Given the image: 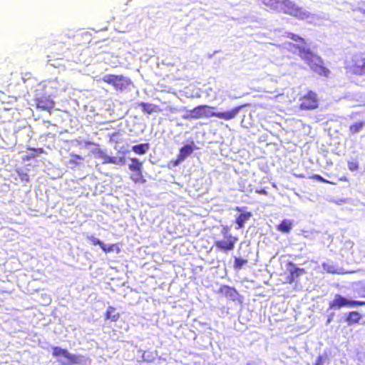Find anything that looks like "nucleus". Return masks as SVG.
<instances>
[{
	"mask_svg": "<svg viewBox=\"0 0 365 365\" xmlns=\"http://www.w3.org/2000/svg\"><path fill=\"white\" fill-rule=\"evenodd\" d=\"M128 168L131 171L130 175V180L135 184H143L146 180L143 174V162L140 161L137 158H130V163Z\"/></svg>",
	"mask_w": 365,
	"mask_h": 365,
	"instance_id": "obj_4",
	"label": "nucleus"
},
{
	"mask_svg": "<svg viewBox=\"0 0 365 365\" xmlns=\"http://www.w3.org/2000/svg\"><path fill=\"white\" fill-rule=\"evenodd\" d=\"M344 69L347 74L365 76V52L355 53L346 59Z\"/></svg>",
	"mask_w": 365,
	"mask_h": 365,
	"instance_id": "obj_1",
	"label": "nucleus"
},
{
	"mask_svg": "<svg viewBox=\"0 0 365 365\" xmlns=\"http://www.w3.org/2000/svg\"><path fill=\"white\" fill-rule=\"evenodd\" d=\"M98 153H101V154H103V152L101 150H98Z\"/></svg>",
	"mask_w": 365,
	"mask_h": 365,
	"instance_id": "obj_44",
	"label": "nucleus"
},
{
	"mask_svg": "<svg viewBox=\"0 0 365 365\" xmlns=\"http://www.w3.org/2000/svg\"><path fill=\"white\" fill-rule=\"evenodd\" d=\"M101 249L106 253L111 252L113 251H115L116 253H119L120 252V247L116 244L106 245L103 243V245L101 246Z\"/></svg>",
	"mask_w": 365,
	"mask_h": 365,
	"instance_id": "obj_27",
	"label": "nucleus"
},
{
	"mask_svg": "<svg viewBox=\"0 0 365 365\" xmlns=\"http://www.w3.org/2000/svg\"><path fill=\"white\" fill-rule=\"evenodd\" d=\"M149 148L150 146L148 143H141L133 145L132 147V150L138 155H144L148 152Z\"/></svg>",
	"mask_w": 365,
	"mask_h": 365,
	"instance_id": "obj_22",
	"label": "nucleus"
},
{
	"mask_svg": "<svg viewBox=\"0 0 365 365\" xmlns=\"http://www.w3.org/2000/svg\"><path fill=\"white\" fill-rule=\"evenodd\" d=\"M282 0H262L263 4L268 10L279 12Z\"/></svg>",
	"mask_w": 365,
	"mask_h": 365,
	"instance_id": "obj_19",
	"label": "nucleus"
},
{
	"mask_svg": "<svg viewBox=\"0 0 365 365\" xmlns=\"http://www.w3.org/2000/svg\"><path fill=\"white\" fill-rule=\"evenodd\" d=\"M251 216H252V213L250 212H246L240 214L235 220V222L237 225V228L240 229V228L243 227L245 222L247 221L250 218Z\"/></svg>",
	"mask_w": 365,
	"mask_h": 365,
	"instance_id": "obj_21",
	"label": "nucleus"
},
{
	"mask_svg": "<svg viewBox=\"0 0 365 365\" xmlns=\"http://www.w3.org/2000/svg\"><path fill=\"white\" fill-rule=\"evenodd\" d=\"M289 264L292 267V269H289L290 275L288 277V282L292 283L296 278L304 274L305 270L303 268L296 267L292 262H289Z\"/></svg>",
	"mask_w": 365,
	"mask_h": 365,
	"instance_id": "obj_17",
	"label": "nucleus"
},
{
	"mask_svg": "<svg viewBox=\"0 0 365 365\" xmlns=\"http://www.w3.org/2000/svg\"><path fill=\"white\" fill-rule=\"evenodd\" d=\"M340 180H342V181H346V177H341L340 178Z\"/></svg>",
	"mask_w": 365,
	"mask_h": 365,
	"instance_id": "obj_43",
	"label": "nucleus"
},
{
	"mask_svg": "<svg viewBox=\"0 0 365 365\" xmlns=\"http://www.w3.org/2000/svg\"><path fill=\"white\" fill-rule=\"evenodd\" d=\"M236 211L237 212H241L242 211V208L240 207H236L235 209Z\"/></svg>",
	"mask_w": 365,
	"mask_h": 365,
	"instance_id": "obj_41",
	"label": "nucleus"
},
{
	"mask_svg": "<svg viewBox=\"0 0 365 365\" xmlns=\"http://www.w3.org/2000/svg\"><path fill=\"white\" fill-rule=\"evenodd\" d=\"M89 240L91 242L93 245H98L101 248V246L103 245V242H101L99 239L94 237L93 236L89 237Z\"/></svg>",
	"mask_w": 365,
	"mask_h": 365,
	"instance_id": "obj_34",
	"label": "nucleus"
},
{
	"mask_svg": "<svg viewBox=\"0 0 365 365\" xmlns=\"http://www.w3.org/2000/svg\"><path fill=\"white\" fill-rule=\"evenodd\" d=\"M312 179H314V180H317L318 181H320V182H325V183H328V184H331V185H334L335 182H332V181H330V180H328L325 178H324L322 176H321L319 174H314L313 175L312 177H311Z\"/></svg>",
	"mask_w": 365,
	"mask_h": 365,
	"instance_id": "obj_31",
	"label": "nucleus"
},
{
	"mask_svg": "<svg viewBox=\"0 0 365 365\" xmlns=\"http://www.w3.org/2000/svg\"><path fill=\"white\" fill-rule=\"evenodd\" d=\"M125 163V158L120 157L117 158L116 157L113 156H104V160L103 161V164L106 163H112V164H123Z\"/></svg>",
	"mask_w": 365,
	"mask_h": 365,
	"instance_id": "obj_25",
	"label": "nucleus"
},
{
	"mask_svg": "<svg viewBox=\"0 0 365 365\" xmlns=\"http://www.w3.org/2000/svg\"><path fill=\"white\" fill-rule=\"evenodd\" d=\"M361 319L362 316L360 313L356 311H351L346 314L345 321L349 326H351L359 324Z\"/></svg>",
	"mask_w": 365,
	"mask_h": 365,
	"instance_id": "obj_16",
	"label": "nucleus"
},
{
	"mask_svg": "<svg viewBox=\"0 0 365 365\" xmlns=\"http://www.w3.org/2000/svg\"><path fill=\"white\" fill-rule=\"evenodd\" d=\"M279 12H282L299 19H303L307 16L303 9L297 6L289 0H282Z\"/></svg>",
	"mask_w": 365,
	"mask_h": 365,
	"instance_id": "obj_6",
	"label": "nucleus"
},
{
	"mask_svg": "<svg viewBox=\"0 0 365 365\" xmlns=\"http://www.w3.org/2000/svg\"><path fill=\"white\" fill-rule=\"evenodd\" d=\"M319 106V98L318 94L312 90L307 91L299 98L298 108L301 110H313L317 109Z\"/></svg>",
	"mask_w": 365,
	"mask_h": 365,
	"instance_id": "obj_2",
	"label": "nucleus"
},
{
	"mask_svg": "<svg viewBox=\"0 0 365 365\" xmlns=\"http://www.w3.org/2000/svg\"><path fill=\"white\" fill-rule=\"evenodd\" d=\"M38 152L40 153H42L43 152V149L40 148H38L37 149Z\"/></svg>",
	"mask_w": 365,
	"mask_h": 365,
	"instance_id": "obj_42",
	"label": "nucleus"
},
{
	"mask_svg": "<svg viewBox=\"0 0 365 365\" xmlns=\"http://www.w3.org/2000/svg\"><path fill=\"white\" fill-rule=\"evenodd\" d=\"M317 58L318 60V63L313 62L312 64H310V68L313 71L318 73L319 76L327 78L329 77L331 73L329 69L324 65L323 61L320 57H317Z\"/></svg>",
	"mask_w": 365,
	"mask_h": 365,
	"instance_id": "obj_9",
	"label": "nucleus"
},
{
	"mask_svg": "<svg viewBox=\"0 0 365 365\" xmlns=\"http://www.w3.org/2000/svg\"><path fill=\"white\" fill-rule=\"evenodd\" d=\"M361 296L365 297V285L362 287V294Z\"/></svg>",
	"mask_w": 365,
	"mask_h": 365,
	"instance_id": "obj_40",
	"label": "nucleus"
},
{
	"mask_svg": "<svg viewBox=\"0 0 365 365\" xmlns=\"http://www.w3.org/2000/svg\"><path fill=\"white\" fill-rule=\"evenodd\" d=\"M247 259H242L240 257H235L234 267L236 269H240L244 265L247 264Z\"/></svg>",
	"mask_w": 365,
	"mask_h": 365,
	"instance_id": "obj_29",
	"label": "nucleus"
},
{
	"mask_svg": "<svg viewBox=\"0 0 365 365\" xmlns=\"http://www.w3.org/2000/svg\"><path fill=\"white\" fill-rule=\"evenodd\" d=\"M364 305L365 301L349 300L338 294H336L334 299L329 303V307L331 309H340L344 307H354Z\"/></svg>",
	"mask_w": 365,
	"mask_h": 365,
	"instance_id": "obj_7",
	"label": "nucleus"
},
{
	"mask_svg": "<svg viewBox=\"0 0 365 365\" xmlns=\"http://www.w3.org/2000/svg\"><path fill=\"white\" fill-rule=\"evenodd\" d=\"M219 292L222 293L225 297L232 301L235 300L238 295V292L235 288L227 285L222 286L220 288Z\"/></svg>",
	"mask_w": 365,
	"mask_h": 365,
	"instance_id": "obj_14",
	"label": "nucleus"
},
{
	"mask_svg": "<svg viewBox=\"0 0 365 365\" xmlns=\"http://www.w3.org/2000/svg\"><path fill=\"white\" fill-rule=\"evenodd\" d=\"M182 159H181L178 155L176 159H173L169 162V165L173 167L178 165L181 162H182Z\"/></svg>",
	"mask_w": 365,
	"mask_h": 365,
	"instance_id": "obj_35",
	"label": "nucleus"
},
{
	"mask_svg": "<svg viewBox=\"0 0 365 365\" xmlns=\"http://www.w3.org/2000/svg\"><path fill=\"white\" fill-rule=\"evenodd\" d=\"M364 126V123L362 121L356 122L349 126V132L351 134H355L359 133L362 130Z\"/></svg>",
	"mask_w": 365,
	"mask_h": 365,
	"instance_id": "obj_28",
	"label": "nucleus"
},
{
	"mask_svg": "<svg viewBox=\"0 0 365 365\" xmlns=\"http://www.w3.org/2000/svg\"><path fill=\"white\" fill-rule=\"evenodd\" d=\"M83 160V158L79 155L71 154V159L69 160V164L71 165L72 168H74L82 164Z\"/></svg>",
	"mask_w": 365,
	"mask_h": 365,
	"instance_id": "obj_24",
	"label": "nucleus"
},
{
	"mask_svg": "<svg viewBox=\"0 0 365 365\" xmlns=\"http://www.w3.org/2000/svg\"><path fill=\"white\" fill-rule=\"evenodd\" d=\"M348 168L351 171H356L359 169V163L356 160H351L348 162Z\"/></svg>",
	"mask_w": 365,
	"mask_h": 365,
	"instance_id": "obj_32",
	"label": "nucleus"
},
{
	"mask_svg": "<svg viewBox=\"0 0 365 365\" xmlns=\"http://www.w3.org/2000/svg\"><path fill=\"white\" fill-rule=\"evenodd\" d=\"M120 132L119 131H116V132H114L110 136V140L111 142H113L115 143H118L119 141H120Z\"/></svg>",
	"mask_w": 365,
	"mask_h": 365,
	"instance_id": "obj_33",
	"label": "nucleus"
},
{
	"mask_svg": "<svg viewBox=\"0 0 365 365\" xmlns=\"http://www.w3.org/2000/svg\"><path fill=\"white\" fill-rule=\"evenodd\" d=\"M286 36L294 41L305 43V40L303 38L292 32L286 33Z\"/></svg>",
	"mask_w": 365,
	"mask_h": 365,
	"instance_id": "obj_30",
	"label": "nucleus"
},
{
	"mask_svg": "<svg viewBox=\"0 0 365 365\" xmlns=\"http://www.w3.org/2000/svg\"><path fill=\"white\" fill-rule=\"evenodd\" d=\"M213 107L208 105H200L194 108L188 110L187 115H185L184 118H193L200 119L202 118H210L212 117V113L211 110Z\"/></svg>",
	"mask_w": 365,
	"mask_h": 365,
	"instance_id": "obj_8",
	"label": "nucleus"
},
{
	"mask_svg": "<svg viewBox=\"0 0 365 365\" xmlns=\"http://www.w3.org/2000/svg\"><path fill=\"white\" fill-rule=\"evenodd\" d=\"M102 81L113 86L115 90L119 91L126 89L131 84L130 78L123 75L108 74L102 78Z\"/></svg>",
	"mask_w": 365,
	"mask_h": 365,
	"instance_id": "obj_5",
	"label": "nucleus"
},
{
	"mask_svg": "<svg viewBox=\"0 0 365 365\" xmlns=\"http://www.w3.org/2000/svg\"><path fill=\"white\" fill-rule=\"evenodd\" d=\"M255 192L257 193L261 194V195H267V192L264 188L257 189V190H256Z\"/></svg>",
	"mask_w": 365,
	"mask_h": 365,
	"instance_id": "obj_38",
	"label": "nucleus"
},
{
	"mask_svg": "<svg viewBox=\"0 0 365 365\" xmlns=\"http://www.w3.org/2000/svg\"><path fill=\"white\" fill-rule=\"evenodd\" d=\"M68 353V351L66 349H62L58 346H54L52 348V355L54 357L62 356L66 359V356H67Z\"/></svg>",
	"mask_w": 365,
	"mask_h": 365,
	"instance_id": "obj_26",
	"label": "nucleus"
},
{
	"mask_svg": "<svg viewBox=\"0 0 365 365\" xmlns=\"http://www.w3.org/2000/svg\"><path fill=\"white\" fill-rule=\"evenodd\" d=\"M222 232L225 240L215 241V246L225 252L233 250L238 240L237 237L230 234V228L227 226L222 227Z\"/></svg>",
	"mask_w": 365,
	"mask_h": 365,
	"instance_id": "obj_3",
	"label": "nucleus"
},
{
	"mask_svg": "<svg viewBox=\"0 0 365 365\" xmlns=\"http://www.w3.org/2000/svg\"><path fill=\"white\" fill-rule=\"evenodd\" d=\"M36 106L43 110H51L54 107V103L48 97L41 96L37 98Z\"/></svg>",
	"mask_w": 365,
	"mask_h": 365,
	"instance_id": "obj_13",
	"label": "nucleus"
},
{
	"mask_svg": "<svg viewBox=\"0 0 365 365\" xmlns=\"http://www.w3.org/2000/svg\"><path fill=\"white\" fill-rule=\"evenodd\" d=\"M194 150V143L192 142L191 144H187L182 147L178 155L184 160L187 156L192 154Z\"/></svg>",
	"mask_w": 365,
	"mask_h": 365,
	"instance_id": "obj_20",
	"label": "nucleus"
},
{
	"mask_svg": "<svg viewBox=\"0 0 365 365\" xmlns=\"http://www.w3.org/2000/svg\"><path fill=\"white\" fill-rule=\"evenodd\" d=\"M324 358L323 356H318L314 365H324Z\"/></svg>",
	"mask_w": 365,
	"mask_h": 365,
	"instance_id": "obj_37",
	"label": "nucleus"
},
{
	"mask_svg": "<svg viewBox=\"0 0 365 365\" xmlns=\"http://www.w3.org/2000/svg\"><path fill=\"white\" fill-rule=\"evenodd\" d=\"M120 317V314L116 311V309L114 307L109 306L105 314L104 318L106 320H110L113 322H116Z\"/></svg>",
	"mask_w": 365,
	"mask_h": 365,
	"instance_id": "obj_15",
	"label": "nucleus"
},
{
	"mask_svg": "<svg viewBox=\"0 0 365 365\" xmlns=\"http://www.w3.org/2000/svg\"><path fill=\"white\" fill-rule=\"evenodd\" d=\"M82 356L73 354L68 352L67 356H66V359H68L67 365L81 364L82 362Z\"/></svg>",
	"mask_w": 365,
	"mask_h": 365,
	"instance_id": "obj_23",
	"label": "nucleus"
},
{
	"mask_svg": "<svg viewBox=\"0 0 365 365\" xmlns=\"http://www.w3.org/2000/svg\"><path fill=\"white\" fill-rule=\"evenodd\" d=\"M299 50V55L302 59L304 60L309 66L313 63L314 58H317L309 48L297 46Z\"/></svg>",
	"mask_w": 365,
	"mask_h": 365,
	"instance_id": "obj_12",
	"label": "nucleus"
},
{
	"mask_svg": "<svg viewBox=\"0 0 365 365\" xmlns=\"http://www.w3.org/2000/svg\"><path fill=\"white\" fill-rule=\"evenodd\" d=\"M241 107H235L230 110L223 112H213L212 117H217L225 120H230L235 118L240 111Z\"/></svg>",
	"mask_w": 365,
	"mask_h": 365,
	"instance_id": "obj_10",
	"label": "nucleus"
},
{
	"mask_svg": "<svg viewBox=\"0 0 365 365\" xmlns=\"http://www.w3.org/2000/svg\"><path fill=\"white\" fill-rule=\"evenodd\" d=\"M294 226L293 221L290 220H283L277 226V230L282 233H289Z\"/></svg>",
	"mask_w": 365,
	"mask_h": 365,
	"instance_id": "obj_18",
	"label": "nucleus"
},
{
	"mask_svg": "<svg viewBox=\"0 0 365 365\" xmlns=\"http://www.w3.org/2000/svg\"><path fill=\"white\" fill-rule=\"evenodd\" d=\"M85 145L88 146V145H94V143L91 141H86L84 143Z\"/></svg>",
	"mask_w": 365,
	"mask_h": 365,
	"instance_id": "obj_39",
	"label": "nucleus"
},
{
	"mask_svg": "<svg viewBox=\"0 0 365 365\" xmlns=\"http://www.w3.org/2000/svg\"><path fill=\"white\" fill-rule=\"evenodd\" d=\"M19 176L21 178V180L23 181L28 182L29 180V175L26 173H24V172L19 173Z\"/></svg>",
	"mask_w": 365,
	"mask_h": 365,
	"instance_id": "obj_36",
	"label": "nucleus"
},
{
	"mask_svg": "<svg viewBox=\"0 0 365 365\" xmlns=\"http://www.w3.org/2000/svg\"><path fill=\"white\" fill-rule=\"evenodd\" d=\"M138 106H140L142 112L145 114L150 115L153 113H161L163 111L159 106L150 103L140 102L138 103Z\"/></svg>",
	"mask_w": 365,
	"mask_h": 365,
	"instance_id": "obj_11",
	"label": "nucleus"
}]
</instances>
